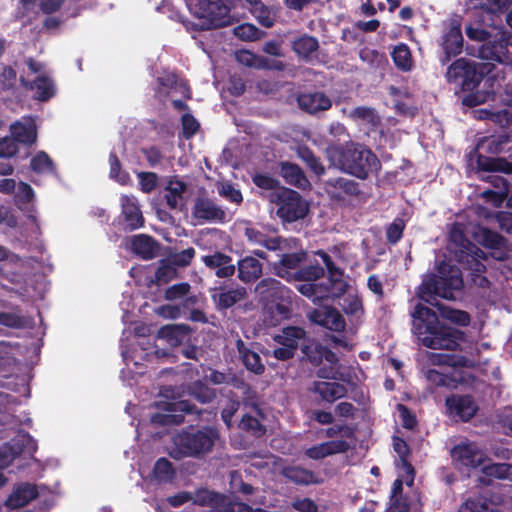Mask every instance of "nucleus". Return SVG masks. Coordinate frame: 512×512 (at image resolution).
I'll use <instances>...</instances> for the list:
<instances>
[{
  "label": "nucleus",
  "instance_id": "35",
  "mask_svg": "<svg viewBox=\"0 0 512 512\" xmlns=\"http://www.w3.org/2000/svg\"><path fill=\"white\" fill-rule=\"evenodd\" d=\"M477 168L484 172H503L505 174H512V162L505 158H493L485 156L481 153L478 154L476 160Z\"/></svg>",
  "mask_w": 512,
  "mask_h": 512
},
{
  "label": "nucleus",
  "instance_id": "1",
  "mask_svg": "<svg viewBox=\"0 0 512 512\" xmlns=\"http://www.w3.org/2000/svg\"><path fill=\"white\" fill-rule=\"evenodd\" d=\"M410 315L413 334L427 348L456 350L466 340L465 332L441 323L437 313L421 303L414 306Z\"/></svg>",
  "mask_w": 512,
  "mask_h": 512
},
{
  "label": "nucleus",
  "instance_id": "39",
  "mask_svg": "<svg viewBox=\"0 0 512 512\" xmlns=\"http://www.w3.org/2000/svg\"><path fill=\"white\" fill-rule=\"evenodd\" d=\"M37 449L36 441L25 431H20L10 442V451L13 456L22 453H33Z\"/></svg>",
  "mask_w": 512,
  "mask_h": 512
},
{
  "label": "nucleus",
  "instance_id": "19",
  "mask_svg": "<svg viewBox=\"0 0 512 512\" xmlns=\"http://www.w3.org/2000/svg\"><path fill=\"white\" fill-rule=\"evenodd\" d=\"M315 255L319 256L328 272V281L331 282V289L336 296H343L349 285L344 280V271L339 268L334 261L332 260L331 256L324 250L320 249L315 252Z\"/></svg>",
  "mask_w": 512,
  "mask_h": 512
},
{
  "label": "nucleus",
  "instance_id": "61",
  "mask_svg": "<svg viewBox=\"0 0 512 512\" xmlns=\"http://www.w3.org/2000/svg\"><path fill=\"white\" fill-rule=\"evenodd\" d=\"M137 177L142 192L149 194L157 188L158 176L156 173L142 171L137 173Z\"/></svg>",
  "mask_w": 512,
  "mask_h": 512
},
{
  "label": "nucleus",
  "instance_id": "34",
  "mask_svg": "<svg viewBox=\"0 0 512 512\" xmlns=\"http://www.w3.org/2000/svg\"><path fill=\"white\" fill-rule=\"evenodd\" d=\"M236 347L242 363L247 370L256 375H261L264 373L265 366L262 363L261 357L258 353L250 350L241 339L237 340Z\"/></svg>",
  "mask_w": 512,
  "mask_h": 512
},
{
  "label": "nucleus",
  "instance_id": "2",
  "mask_svg": "<svg viewBox=\"0 0 512 512\" xmlns=\"http://www.w3.org/2000/svg\"><path fill=\"white\" fill-rule=\"evenodd\" d=\"M325 153L332 166L360 180L377 175L381 169L377 155L369 147L358 142L331 144L326 147Z\"/></svg>",
  "mask_w": 512,
  "mask_h": 512
},
{
  "label": "nucleus",
  "instance_id": "10",
  "mask_svg": "<svg viewBox=\"0 0 512 512\" xmlns=\"http://www.w3.org/2000/svg\"><path fill=\"white\" fill-rule=\"evenodd\" d=\"M191 215L197 224L225 223L227 221L226 211L209 196L204 187L198 189Z\"/></svg>",
  "mask_w": 512,
  "mask_h": 512
},
{
  "label": "nucleus",
  "instance_id": "36",
  "mask_svg": "<svg viewBox=\"0 0 512 512\" xmlns=\"http://www.w3.org/2000/svg\"><path fill=\"white\" fill-rule=\"evenodd\" d=\"M486 259L485 252L478 247V250L471 249L464 254H460L455 260L463 265L464 269L470 270L475 274L484 273L486 266L482 263V260Z\"/></svg>",
  "mask_w": 512,
  "mask_h": 512
},
{
  "label": "nucleus",
  "instance_id": "24",
  "mask_svg": "<svg viewBox=\"0 0 512 512\" xmlns=\"http://www.w3.org/2000/svg\"><path fill=\"white\" fill-rule=\"evenodd\" d=\"M20 82L23 87L34 91V98L42 102L48 101L56 93L53 80L46 75H40L32 82L21 77Z\"/></svg>",
  "mask_w": 512,
  "mask_h": 512
},
{
  "label": "nucleus",
  "instance_id": "49",
  "mask_svg": "<svg viewBox=\"0 0 512 512\" xmlns=\"http://www.w3.org/2000/svg\"><path fill=\"white\" fill-rule=\"evenodd\" d=\"M350 116L353 119L361 120L371 127L375 128L381 124V119L379 115L376 113L374 108L366 107V106H358L355 107Z\"/></svg>",
  "mask_w": 512,
  "mask_h": 512
},
{
  "label": "nucleus",
  "instance_id": "8",
  "mask_svg": "<svg viewBox=\"0 0 512 512\" xmlns=\"http://www.w3.org/2000/svg\"><path fill=\"white\" fill-rule=\"evenodd\" d=\"M489 66L488 63H476L465 58H459L449 65L446 78L448 82L461 80L463 91H474L484 76L490 72Z\"/></svg>",
  "mask_w": 512,
  "mask_h": 512
},
{
  "label": "nucleus",
  "instance_id": "60",
  "mask_svg": "<svg viewBox=\"0 0 512 512\" xmlns=\"http://www.w3.org/2000/svg\"><path fill=\"white\" fill-rule=\"evenodd\" d=\"M240 401L238 398H229L221 411V419L226 427L230 429L233 423V417L240 408Z\"/></svg>",
  "mask_w": 512,
  "mask_h": 512
},
{
  "label": "nucleus",
  "instance_id": "20",
  "mask_svg": "<svg viewBox=\"0 0 512 512\" xmlns=\"http://www.w3.org/2000/svg\"><path fill=\"white\" fill-rule=\"evenodd\" d=\"M297 104L302 111L313 115L329 110L332 101L323 92H305L297 96Z\"/></svg>",
  "mask_w": 512,
  "mask_h": 512
},
{
  "label": "nucleus",
  "instance_id": "5",
  "mask_svg": "<svg viewBox=\"0 0 512 512\" xmlns=\"http://www.w3.org/2000/svg\"><path fill=\"white\" fill-rule=\"evenodd\" d=\"M437 271V274H428L416 292L419 299L431 305L435 303L437 297L453 299L454 291H460L464 287L459 267L442 261L438 265Z\"/></svg>",
  "mask_w": 512,
  "mask_h": 512
},
{
  "label": "nucleus",
  "instance_id": "13",
  "mask_svg": "<svg viewBox=\"0 0 512 512\" xmlns=\"http://www.w3.org/2000/svg\"><path fill=\"white\" fill-rule=\"evenodd\" d=\"M320 304L321 302L318 304V308L308 313L309 320L333 332L344 331L346 322L342 314L333 306Z\"/></svg>",
  "mask_w": 512,
  "mask_h": 512
},
{
  "label": "nucleus",
  "instance_id": "25",
  "mask_svg": "<svg viewBox=\"0 0 512 512\" xmlns=\"http://www.w3.org/2000/svg\"><path fill=\"white\" fill-rule=\"evenodd\" d=\"M131 250L143 260L154 259L160 250V245L152 236L139 234L131 240Z\"/></svg>",
  "mask_w": 512,
  "mask_h": 512
},
{
  "label": "nucleus",
  "instance_id": "42",
  "mask_svg": "<svg viewBox=\"0 0 512 512\" xmlns=\"http://www.w3.org/2000/svg\"><path fill=\"white\" fill-rule=\"evenodd\" d=\"M30 168L36 174H56V165L45 151H38L30 160Z\"/></svg>",
  "mask_w": 512,
  "mask_h": 512
},
{
  "label": "nucleus",
  "instance_id": "22",
  "mask_svg": "<svg viewBox=\"0 0 512 512\" xmlns=\"http://www.w3.org/2000/svg\"><path fill=\"white\" fill-rule=\"evenodd\" d=\"M349 448L350 446L345 440H330L309 447L304 453L309 459L320 460L334 454L345 453Z\"/></svg>",
  "mask_w": 512,
  "mask_h": 512
},
{
  "label": "nucleus",
  "instance_id": "45",
  "mask_svg": "<svg viewBox=\"0 0 512 512\" xmlns=\"http://www.w3.org/2000/svg\"><path fill=\"white\" fill-rule=\"evenodd\" d=\"M327 185L351 197H357L361 193L360 185L358 182L344 177L329 179L327 181Z\"/></svg>",
  "mask_w": 512,
  "mask_h": 512
},
{
  "label": "nucleus",
  "instance_id": "38",
  "mask_svg": "<svg viewBox=\"0 0 512 512\" xmlns=\"http://www.w3.org/2000/svg\"><path fill=\"white\" fill-rule=\"evenodd\" d=\"M510 142L507 134L492 135L481 139L477 149L491 155H498L505 150V146Z\"/></svg>",
  "mask_w": 512,
  "mask_h": 512
},
{
  "label": "nucleus",
  "instance_id": "33",
  "mask_svg": "<svg viewBox=\"0 0 512 512\" xmlns=\"http://www.w3.org/2000/svg\"><path fill=\"white\" fill-rule=\"evenodd\" d=\"M280 174L289 185L295 186L299 189H305L310 186V182L307 179L302 168L288 161L280 163Z\"/></svg>",
  "mask_w": 512,
  "mask_h": 512
},
{
  "label": "nucleus",
  "instance_id": "16",
  "mask_svg": "<svg viewBox=\"0 0 512 512\" xmlns=\"http://www.w3.org/2000/svg\"><path fill=\"white\" fill-rule=\"evenodd\" d=\"M233 502L228 496L205 488L198 489L194 498L195 504L209 507L211 512H230Z\"/></svg>",
  "mask_w": 512,
  "mask_h": 512
},
{
  "label": "nucleus",
  "instance_id": "63",
  "mask_svg": "<svg viewBox=\"0 0 512 512\" xmlns=\"http://www.w3.org/2000/svg\"><path fill=\"white\" fill-rule=\"evenodd\" d=\"M397 411L401 424L405 429L414 430L418 426V421L415 414L404 404L397 405Z\"/></svg>",
  "mask_w": 512,
  "mask_h": 512
},
{
  "label": "nucleus",
  "instance_id": "41",
  "mask_svg": "<svg viewBox=\"0 0 512 512\" xmlns=\"http://www.w3.org/2000/svg\"><path fill=\"white\" fill-rule=\"evenodd\" d=\"M301 257L297 253H285L281 256L278 263L275 264L276 275L291 281L292 273L289 270H295L299 267Z\"/></svg>",
  "mask_w": 512,
  "mask_h": 512
},
{
  "label": "nucleus",
  "instance_id": "55",
  "mask_svg": "<svg viewBox=\"0 0 512 512\" xmlns=\"http://www.w3.org/2000/svg\"><path fill=\"white\" fill-rule=\"evenodd\" d=\"M406 224L402 218H395L385 230L386 241L390 245H396L403 237Z\"/></svg>",
  "mask_w": 512,
  "mask_h": 512
},
{
  "label": "nucleus",
  "instance_id": "47",
  "mask_svg": "<svg viewBox=\"0 0 512 512\" xmlns=\"http://www.w3.org/2000/svg\"><path fill=\"white\" fill-rule=\"evenodd\" d=\"M189 395L202 404L211 403L216 398V391L200 380L189 387Z\"/></svg>",
  "mask_w": 512,
  "mask_h": 512
},
{
  "label": "nucleus",
  "instance_id": "9",
  "mask_svg": "<svg viewBox=\"0 0 512 512\" xmlns=\"http://www.w3.org/2000/svg\"><path fill=\"white\" fill-rule=\"evenodd\" d=\"M200 30H212L231 24L229 7L221 1L199 0L195 12Z\"/></svg>",
  "mask_w": 512,
  "mask_h": 512
},
{
  "label": "nucleus",
  "instance_id": "23",
  "mask_svg": "<svg viewBox=\"0 0 512 512\" xmlns=\"http://www.w3.org/2000/svg\"><path fill=\"white\" fill-rule=\"evenodd\" d=\"M187 189V183L181 180L179 176H171L168 179L167 185L165 187L166 193L164 197L167 206L172 210H183L184 204L182 201L184 199V194L187 192Z\"/></svg>",
  "mask_w": 512,
  "mask_h": 512
},
{
  "label": "nucleus",
  "instance_id": "37",
  "mask_svg": "<svg viewBox=\"0 0 512 512\" xmlns=\"http://www.w3.org/2000/svg\"><path fill=\"white\" fill-rule=\"evenodd\" d=\"M247 297V290L245 287L238 286L229 290H222L218 294L213 295L218 308L228 309L236 303L244 300Z\"/></svg>",
  "mask_w": 512,
  "mask_h": 512
},
{
  "label": "nucleus",
  "instance_id": "51",
  "mask_svg": "<svg viewBox=\"0 0 512 512\" xmlns=\"http://www.w3.org/2000/svg\"><path fill=\"white\" fill-rule=\"evenodd\" d=\"M482 472L487 477L508 479L512 481V464L509 463H492L484 465Z\"/></svg>",
  "mask_w": 512,
  "mask_h": 512
},
{
  "label": "nucleus",
  "instance_id": "12",
  "mask_svg": "<svg viewBox=\"0 0 512 512\" xmlns=\"http://www.w3.org/2000/svg\"><path fill=\"white\" fill-rule=\"evenodd\" d=\"M463 41L461 19L457 17L450 19L441 37L440 45L443 54L440 56L439 60L442 65H447L453 57L462 53Z\"/></svg>",
  "mask_w": 512,
  "mask_h": 512
},
{
  "label": "nucleus",
  "instance_id": "59",
  "mask_svg": "<svg viewBox=\"0 0 512 512\" xmlns=\"http://www.w3.org/2000/svg\"><path fill=\"white\" fill-rule=\"evenodd\" d=\"M218 193L226 200L237 205H240L243 202V196L241 191L239 189H236L234 185L230 182L222 183L221 186L218 187Z\"/></svg>",
  "mask_w": 512,
  "mask_h": 512
},
{
  "label": "nucleus",
  "instance_id": "6",
  "mask_svg": "<svg viewBox=\"0 0 512 512\" xmlns=\"http://www.w3.org/2000/svg\"><path fill=\"white\" fill-rule=\"evenodd\" d=\"M325 269L318 263L305 265L296 269L291 275V281L300 282L296 285L297 291L304 297L310 299L314 304H319L323 300L337 299L342 296H336L331 289V282L326 278Z\"/></svg>",
  "mask_w": 512,
  "mask_h": 512
},
{
  "label": "nucleus",
  "instance_id": "46",
  "mask_svg": "<svg viewBox=\"0 0 512 512\" xmlns=\"http://www.w3.org/2000/svg\"><path fill=\"white\" fill-rule=\"evenodd\" d=\"M298 156L316 176L321 177L325 174L326 169L321 159L310 148L300 147Z\"/></svg>",
  "mask_w": 512,
  "mask_h": 512
},
{
  "label": "nucleus",
  "instance_id": "53",
  "mask_svg": "<svg viewBox=\"0 0 512 512\" xmlns=\"http://www.w3.org/2000/svg\"><path fill=\"white\" fill-rule=\"evenodd\" d=\"M360 59L368 64L370 68L376 69L382 67L388 62L384 53H380L376 49L364 47L359 52Z\"/></svg>",
  "mask_w": 512,
  "mask_h": 512
},
{
  "label": "nucleus",
  "instance_id": "32",
  "mask_svg": "<svg viewBox=\"0 0 512 512\" xmlns=\"http://www.w3.org/2000/svg\"><path fill=\"white\" fill-rule=\"evenodd\" d=\"M191 329L188 325H166L159 329L158 337L171 347H177L190 340Z\"/></svg>",
  "mask_w": 512,
  "mask_h": 512
},
{
  "label": "nucleus",
  "instance_id": "3",
  "mask_svg": "<svg viewBox=\"0 0 512 512\" xmlns=\"http://www.w3.org/2000/svg\"><path fill=\"white\" fill-rule=\"evenodd\" d=\"M255 291L268 302L263 313L266 326L276 327L292 317L295 295L279 280L272 277L263 278L257 283Z\"/></svg>",
  "mask_w": 512,
  "mask_h": 512
},
{
  "label": "nucleus",
  "instance_id": "15",
  "mask_svg": "<svg viewBox=\"0 0 512 512\" xmlns=\"http://www.w3.org/2000/svg\"><path fill=\"white\" fill-rule=\"evenodd\" d=\"M445 405L450 415L463 422L472 419L478 411V405L471 395L453 394L446 398Z\"/></svg>",
  "mask_w": 512,
  "mask_h": 512
},
{
  "label": "nucleus",
  "instance_id": "43",
  "mask_svg": "<svg viewBox=\"0 0 512 512\" xmlns=\"http://www.w3.org/2000/svg\"><path fill=\"white\" fill-rule=\"evenodd\" d=\"M318 48V39L307 34L298 37L292 44L293 51L303 58H308L312 53L316 52Z\"/></svg>",
  "mask_w": 512,
  "mask_h": 512
},
{
  "label": "nucleus",
  "instance_id": "64",
  "mask_svg": "<svg viewBox=\"0 0 512 512\" xmlns=\"http://www.w3.org/2000/svg\"><path fill=\"white\" fill-rule=\"evenodd\" d=\"M261 57L262 56L248 50H239L235 53V58L238 63L255 69H259Z\"/></svg>",
  "mask_w": 512,
  "mask_h": 512
},
{
  "label": "nucleus",
  "instance_id": "62",
  "mask_svg": "<svg viewBox=\"0 0 512 512\" xmlns=\"http://www.w3.org/2000/svg\"><path fill=\"white\" fill-rule=\"evenodd\" d=\"M182 135L185 139L192 138L199 130L200 124L190 113H185L181 117Z\"/></svg>",
  "mask_w": 512,
  "mask_h": 512
},
{
  "label": "nucleus",
  "instance_id": "56",
  "mask_svg": "<svg viewBox=\"0 0 512 512\" xmlns=\"http://www.w3.org/2000/svg\"><path fill=\"white\" fill-rule=\"evenodd\" d=\"M508 240L500 233L485 228L482 232V245L488 249H499L507 246Z\"/></svg>",
  "mask_w": 512,
  "mask_h": 512
},
{
  "label": "nucleus",
  "instance_id": "17",
  "mask_svg": "<svg viewBox=\"0 0 512 512\" xmlns=\"http://www.w3.org/2000/svg\"><path fill=\"white\" fill-rule=\"evenodd\" d=\"M452 458L466 468H477L485 461L484 453L474 443H461L453 447Z\"/></svg>",
  "mask_w": 512,
  "mask_h": 512
},
{
  "label": "nucleus",
  "instance_id": "40",
  "mask_svg": "<svg viewBox=\"0 0 512 512\" xmlns=\"http://www.w3.org/2000/svg\"><path fill=\"white\" fill-rule=\"evenodd\" d=\"M391 58L396 68L402 72H408L413 67L412 54L405 43H399L393 48Z\"/></svg>",
  "mask_w": 512,
  "mask_h": 512
},
{
  "label": "nucleus",
  "instance_id": "11",
  "mask_svg": "<svg viewBox=\"0 0 512 512\" xmlns=\"http://www.w3.org/2000/svg\"><path fill=\"white\" fill-rule=\"evenodd\" d=\"M161 408L169 412L179 413H155L151 417V422L159 426L181 425L182 423H184L185 420L184 414H202V411L199 410L196 407V405L191 403L189 400H181L177 402H164Z\"/></svg>",
  "mask_w": 512,
  "mask_h": 512
},
{
  "label": "nucleus",
  "instance_id": "44",
  "mask_svg": "<svg viewBox=\"0 0 512 512\" xmlns=\"http://www.w3.org/2000/svg\"><path fill=\"white\" fill-rule=\"evenodd\" d=\"M176 475V470L172 463L165 457L159 458L153 468V476L160 483L171 482Z\"/></svg>",
  "mask_w": 512,
  "mask_h": 512
},
{
  "label": "nucleus",
  "instance_id": "58",
  "mask_svg": "<svg viewBox=\"0 0 512 512\" xmlns=\"http://www.w3.org/2000/svg\"><path fill=\"white\" fill-rule=\"evenodd\" d=\"M234 35L244 41H254L259 38L260 30L253 24L243 23L234 28Z\"/></svg>",
  "mask_w": 512,
  "mask_h": 512
},
{
  "label": "nucleus",
  "instance_id": "31",
  "mask_svg": "<svg viewBox=\"0 0 512 512\" xmlns=\"http://www.w3.org/2000/svg\"><path fill=\"white\" fill-rule=\"evenodd\" d=\"M38 490L34 484L24 483L19 485L7 498L5 504L10 509L24 507L38 497Z\"/></svg>",
  "mask_w": 512,
  "mask_h": 512
},
{
  "label": "nucleus",
  "instance_id": "54",
  "mask_svg": "<svg viewBox=\"0 0 512 512\" xmlns=\"http://www.w3.org/2000/svg\"><path fill=\"white\" fill-rule=\"evenodd\" d=\"M239 428L245 432L251 433L255 437H261L265 434V426L254 416L246 413L239 422Z\"/></svg>",
  "mask_w": 512,
  "mask_h": 512
},
{
  "label": "nucleus",
  "instance_id": "18",
  "mask_svg": "<svg viewBox=\"0 0 512 512\" xmlns=\"http://www.w3.org/2000/svg\"><path fill=\"white\" fill-rule=\"evenodd\" d=\"M120 203L121 214L125 222V230L134 231L143 227L145 220L136 197L122 195Z\"/></svg>",
  "mask_w": 512,
  "mask_h": 512
},
{
  "label": "nucleus",
  "instance_id": "48",
  "mask_svg": "<svg viewBox=\"0 0 512 512\" xmlns=\"http://www.w3.org/2000/svg\"><path fill=\"white\" fill-rule=\"evenodd\" d=\"M429 361L433 365L447 367H464L466 366V357L451 353H431Z\"/></svg>",
  "mask_w": 512,
  "mask_h": 512
},
{
  "label": "nucleus",
  "instance_id": "21",
  "mask_svg": "<svg viewBox=\"0 0 512 512\" xmlns=\"http://www.w3.org/2000/svg\"><path fill=\"white\" fill-rule=\"evenodd\" d=\"M448 249L454 254L456 259L460 254L462 255L467 251H471V249L478 250V246L468 239L464 231V226L455 222L451 225L449 230Z\"/></svg>",
  "mask_w": 512,
  "mask_h": 512
},
{
  "label": "nucleus",
  "instance_id": "52",
  "mask_svg": "<svg viewBox=\"0 0 512 512\" xmlns=\"http://www.w3.org/2000/svg\"><path fill=\"white\" fill-rule=\"evenodd\" d=\"M342 310L348 317H359L364 314L362 299L357 294H348L344 297Z\"/></svg>",
  "mask_w": 512,
  "mask_h": 512
},
{
  "label": "nucleus",
  "instance_id": "4",
  "mask_svg": "<svg viewBox=\"0 0 512 512\" xmlns=\"http://www.w3.org/2000/svg\"><path fill=\"white\" fill-rule=\"evenodd\" d=\"M219 437V430L213 426L183 428L173 436L169 455L178 461L188 457L201 459L213 451Z\"/></svg>",
  "mask_w": 512,
  "mask_h": 512
},
{
  "label": "nucleus",
  "instance_id": "14",
  "mask_svg": "<svg viewBox=\"0 0 512 512\" xmlns=\"http://www.w3.org/2000/svg\"><path fill=\"white\" fill-rule=\"evenodd\" d=\"M301 352L303 354L302 358L315 367L319 366L323 360L332 365L338 362V357L330 348L310 335L303 342Z\"/></svg>",
  "mask_w": 512,
  "mask_h": 512
},
{
  "label": "nucleus",
  "instance_id": "57",
  "mask_svg": "<svg viewBox=\"0 0 512 512\" xmlns=\"http://www.w3.org/2000/svg\"><path fill=\"white\" fill-rule=\"evenodd\" d=\"M252 182L256 187L272 192L282 188V186H280L279 180L269 174L256 173L252 176Z\"/></svg>",
  "mask_w": 512,
  "mask_h": 512
},
{
  "label": "nucleus",
  "instance_id": "50",
  "mask_svg": "<svg viewBox=\"0 0 512 512\" xmlns=\"http://www.w3.org/2000/svg\"><path fill=\"white\" fill-rule=\"evenodd\" d=\"M110 172L109 176L121 185L130 183L131 178L127 171L122 170L120 160L115 152L109 154Z\"/></svg>",
  "mask_w": 512,
  "mask_h": 512
},
{
  "label": "nucleus",
  "instance_id": "30",
  "mask_svg": "<svg viewBox=\"0 0 512 512\" xmlns=\"http://www.w3.org/2000/svg\"><path fill=\"white\" fill-rule=\"evenodd\" d=\"M310 391L318 394L322 401L328 403L335 402L344 397L347 393V389L344 385L338 382L325 381H315Z\"/></svg>",
  "mask_w": 512,
  "mask_h": 512
},
{
  "label": "nucleus",
  "instance_id": "26",
  "mask_svg": "<svg viewBox=\"0 0 512 512\" xmlns=\"http://www.w3.org/2000/svg\"><path fill=\"white\" fill-rule=\"evenodd\" d=\"M309 336L307 331L300 326H286L282 328L279 334L273 337V340L282 346H287L295 352L302 347L303 342Z\"/></svg>",
  "mask_w": 512,
  "mask_h": 512
},
{
  "label": "nucleus",
  "instance_id": "28",
  "mask_svg": "<svg viewBox=\"0 0 512 512\" xmlns=\"http://www.w3.org/2000/svg\"><path fill=\"white\" fill-rule=\"evenodd\" d=\"M281 474L288 481L296 485L308 486L322 483V479L317 474L301 466H285L282 468Z\"/></svg>",
  "mask_w": 512,
  "mask_h": 512
},
{
  "label": "nucleus",
  "instance_id": "7",
  "mask_svg": "<svg viewBox=\"0 0 512 512\" xmlns=\"http://www.w3.org/2000/svg\"><path fill=\"white\" fill-rule=\"evenodd\" d=\"M270 201L277 206L276 214L283 223H293L306 217L309 205L295 190L282 187L271 192Z\"/></svg>",
  "mask_w": 512,
  "mask_h": 512
},
{
  "label": "nucleus",
  "instance_id": "29",
  "mask_svg": "<svg viewBox=\"0 0 512 512\" xmlns=\"http://www.w3.org/2000/svg\"><path fill=\"white\" fill-rule=\"evenodd\" d=\"M238 278L243 283H253L257 281L263 272L262 263L254 256H245L237 263Z\"/></svg>",
  "mask_w": 512,
  "mask_h": 512
},
{
  "label": "nucleus",
  "instance_id": "27",
  "mask_svg": "<svg viewBox=\"0 0 512 512\" xmlns=\"http://www.w3.org/2000/svg\"><path fill=\"white\" fill-rule=\"evenodd\" d=\"M10 132L18 144L32 146L37 140V126L31 118L14 122L10 126Z\"/></svg>",
  "mask_w": 512,
  "mask_h": 512
}]
</instances>
